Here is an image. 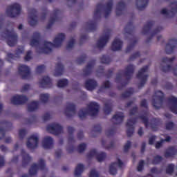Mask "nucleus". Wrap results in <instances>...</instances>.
Listing matches in <instances>:
<instances>
[{
    "instance_id": "obj_1",
    "label": "nucleus",
    "mask_w": 177,
    "mask_h": 177,
    "mask_svg": "<svg viewBox=\"0 0 177 177\" xmlns=\"http://www.w3.org/2000/svg\"><path fill=\"white\" fill-rule=\"evenodd\" d=\"M65 39V35L64 33H59L55 38L53 43L51 41H44V47L39 48L37 53L39 54H49L51 53L53 50L52 48H59L62 46L64 40Z\"/></svg>"
},
{
    "instance_id": "obj_2",
    "label": "nucleus",
    "mask_w": 177,
    "mask_h": 177,
    "mask_svg": "<svg viewBox=\"0 0 177 177\" xmlns=\"http://www.w3.org/2000/svg\"><path fill=\"white\" fill-rule=\"evenodd\" d=\"M138 119H140L142 120V124H145V128L148 129L149 126V118L147 116L145 115H140L138 118H133L131 119L127 120V122L126 123V127L127 128L126 133L127 137L131 138L134 133V130L135 127L134 125L135 124H137Z\"/></svg>"
},
{
    "instance_id": "obj_3",
    "label": "nucleus",
    "mask_w": 177,
    "mask_h": 177,
    "mask_svg": "<svg viewBox=\"0 0 177 177\" xmlns=\"http://www.w3.org/2000/svg\"><path fill=\"white\" fill-rule=\"evenodd\" d=\"M112 8H113V0H110L105 5L101 3L97 4V8L95 11H94V19H97L101 18L100 14L103 9L104 10V17L107 18L111 15Z\"/></svg>"
},
{
    "instance_id": "obj_4",
    "label": "nucleus",
    "mask_w": 177,
    "mask_h": 177,
    "mask_svg": "<svg viewBox=\"0 0 177 177\" xmlns=\"http://www.w3.org/2000/svg\"><path fill=\"white\" fill-rule=\"evenodd\" d=\"M88 112L84 111L83 109H80L78 112V117L80 120H84L88 114L91 117L96 116L100 112V105L97 102H91L88 105Z\"/></svg>"
},
{
    "instance_id": "obj_5",
    "label": "nucleus",
    "mask_w": 177,
    "mask_h": 177,
    "mask_svg": "<svg viewBox=\"0 0 177 177\" xmlns=\"http://www.w3.org/2000/svg\"><path fill=\"white\" fill-rule=\"evenodd\" d=\"M1 35L2 38L7 39V44L10 47H13L17 44V35L15 32L6 29L1 32Z\"/></svg>"
},
{
    "instance_id": "obj_6",
    "label": "nucleus",
    "mask_w": 177,
    "mask_h": 177,
    "mask_svg": "<svg viewBox=\"0 0 177 177\" xmlns=\"http://www.w3.org/2000/svg\"><path fill=\"white\" fill-rule=\"evenodd\" d=\"M165 95L161 91H157L152 97V106L156 110H160L164 104Z\"/></svg>"
},
{
    "instance_id": "obj_7",
    "label": "nucleus",
    "mask_w": 177,
    "mask_h": 177,
    "mask_svg": "<svg viewBox=\"0 0 177 177\" xmlns=\"http://www.w3.org/2000/svg\"><path fill=\"white\" fill-rule=\"evenodd\" d=\"M135 67L132 64L127 65L125 71L124 73V77H127L124 82H122L118 86V89L119 91H121L123 89L124 86H127V85L129 83L130 80L131 79V77L134 73Z\"/></svg>"
},
{
    "instance_id": "obj_8",
    "label": "nucleus",
    "mask_w": 177,
    "mask_h": 177,
    "mask_svg": "<svg viewBox=\"0 0 177 177\" xmlns=\"http://www.w3.org/2000/svg\"><path fill=\"white\" fill-rule=\"evenodd\" d=\"M21 7L19 3H14L8 6L6 8V15L8 17L15 18L21 14Z\"/></svg>"
},
{
    "instance_id": "obj_9",
    "label": "nucleus",
    "mask_w": 177,
    "mask_h": 177,
    "mask_svg": "<svg viewBox=\"0 0 177 177\" xmlns=\"http://www.w3.org/2000/svg\"><path fill=\"white\" fill-rule=\"evenodd\" d=\"M149 70V65H146L142 67L138 72V74L136 75L137 78L141 80L140 83L138 85L139 88H142L145 86L146 82H147L149 75H145V73H147Z\"/></svg>"
},
{
    "instance_id": "obj_10",
    "label": "nucleus",
    "mask_w": 177,
    "mask_h": 177,
    "mask_svg": "<svg viewBox=\"0 0 177 177\" xmlns=\"http://www.w3.org/2000/svg\"><path fill=\"white\" fill-rule=\"evenodd\" d=\"M40 169L41 171H44L46 169V162L43 159H40L38 162V165L36 163H34L32 165L29 169V175L30 176H34L37 175L38 169Z\"/></svg>"
},
{
    "instance_id": "obj_11",
    "label": "nucleus",
    "mask_w": 177,
    "mask_h": 177,
    "mask_svg": "<svg viewBox=\"0 0 177 177\" xmlns=\"http://www.w3.org/2000/svg\"><path fill=\"white\" fill-rule=\"evenodd\" d=\"M46 131L55 136H58L63 133V127L57 123H53L46 127Z\"/></svg>"
},
{
    "instance_id": "obj_12",
    "label": "nucleus",
    "mask_w": 177,
    "mask_h": 177,
    "mask_svg": "<svg viewBox=\"0 0 177 177\" xmlns=\"http://www.w3.org/2000/svg\"><path fill=\"white\" fill-rule=\"evenodd\" d=\"M87 157L91 158L96 157V159L98 162L104 161L106 158V153L104 152L97 153L96 149H91L87 153Z\"/></svg>"
},
{
    "instance_id": "obj_13",
    "label": "nucleus",
    "mask_w": 177,
    "mask_h": 177,
    "mask_svg": "<svg viewBox=\"0 0 177 177\" xmlns=\"http://www.w3.org/2000/svg\"><path fill=\"white\" fill-rule=\"evenodd\" d=\"M62 13L59 9L55 8L53 14H50L49 23L46 25V29L50 30L53 26L54 23L59 21V16Z\"/></svg>"
},
{
    "instance_id": "obj_14",
    "label": "nucleus",
    "mask_w": 177,
    "mask_h": 177,
    "mask_svg": "<svg viewBox=\"0 0 177 177\" xmlns=\"http://www.w3.org/2000/svg\"><path fill=\"white\" fill-rule=\"evenodd\" d=\"M18 71L23 80H27L30 77V68L26 65H19Z\"/></svg>"
},
{
    "instance_id": "obj_15",
    "label": "nucleus",
    "mask_w": 177,
    "mask_h": 177,
    "mask_svg": "<svg viewBox=\"0 0 177 177\" xmlns=\"http://www.w3.org/2000/svg\"><path fill=\"white\" fill-rule=\"evenodd\" d=\"M28 101L26 95H17L11 98V102L13 105L19 106L25 104Z\"/></svg>"
},
{
    "instance_id": "obj_16",
    "label": "nucleus",
    "mask_w": 177,
    "mask_h": 177,
    "mask_svg": "<svg viewBox=\"0 0 177 177\" xmlns=\"http://www.w3.org/2000/svg\"><path fill=\"white\" fill-rule=\"evenodd\" d=\"M171 6H174L171 10H167V8H162L160 13L164 15L169 16L170 17H175L177 13V1L172 2Z\"/></svg>"
},
{
    "instance_id": "obj_17",
    "label": "nucleus",
    "mask_w": 177,
    "mask_h": 177,
    "mask_svg": "<svg viewBox=\"0 0 177 177\" xmlns=\"http://www.w3.org/2000/svg\"><path fill=\"white\" fill-rule=\"evenodd\" d=\"M39 138L37 136L32 135L30 136L27 141V147L31 150L35 149L38 147Z\"/></svg>"
},
{
    "instance_id": "obj_18",
    "label": "nucleus",
    "mask_w": 177,
    "mask_h": 177,
    "mask_svg": "<svg viewBox=\"0 0 177 177\" xmlns=\"http://www.w3.org/2000/svg\"><path fill=\"white\" fill-rule=\"evenodd\" d=\"M37 11L35 8H31L29 11L28 24L30 26L37 24Z\"/></svg>"
},
{
    "instance_id": "obj_19",
    "label": "nucleus",
    "mask_w": 177,
    "mask_h": 177,
    "mask_svg": "<svg viewBox=\"0 0 177 177\" xmlns=\"http://www.w3.org/2000/svg\"><path fill=\"white\" fill-rule=\"evenodd\" d=\"M64 114L68 118L73 117L76 114L75 105L73 103L68 102Z\"/></svg>"
},
{
    "instance_id": "obj_20",
    "label": "nucleus",
    "mask_w": 177,
    "mask_h": 177,
    "mask_svg": "<svg viewBox=\"0 0 177 177\" xmlns=\"http://www.w3.org/2000/svg\"><path fill=\"white\" fill-rule=\"evenodd\" d=\"M177 45V39H169V42L166 44V53L168 55L172 54Z\"/></svg>"
},
{
    "instance_id": "obj_21",
    "label": "nucleus",
    "mask_w": 177,
    "mask_h": 177,
    "mask_svg": "<svg viewBox=\"0 0 177 177\" xmlns=\"http://www.w3.org/2000/svg\"><path fill=\"white\" fill-rule=\"evenodd\" d=\"M169 104V109L174 114H177V97L175 96H170L167 98Z\"/></svg>"
},
{
    "instance_id": "obj_22",
    "label": "nucleus",
    "mask_w": 177,
    "mask_h": 177,
    "mask_svg": "<svg viewBox=\"0 0 177 177\" xmlns=\"http://www.w3.org/2000/svg\"><path fill=\"white\" fill-rule=\"evenodd\" d=\"M110 32L111 30H108L106 35L100 38L97 41V46L99 49L103 48L106 45L108 41L110 39Z\"/></svg>"
},
{
    "instance_id": "obj_23",
    "label": "nucleus",
    "mask_w": 177,
    "mask_h": 177,
    "mask_svg": "<svg viewBox=\"0 0 177 177\" xmlns=\"http://www.w3.org/2000/svg\"><path fill=\"white\" fill-rule=\"evenodd\" d=\"M39 84L41 88H50L53 86L52 80L48 76H44Z\"/></svg>"
},
{
    "instance_id": "obj_24",
    "label": "nucleus",
    "mask_w": 177,
    "mask_h": 177,
    "mask_svg": "<svg viewBox=\"0 0 177 177\" xmlns=\"http://www.w3.org/2000/svg\"><path fill=\"white\" fill-rule=\"evenodd\" d=\"M118 165L119 168H122L123 166V162L122 161L118 158V162H113L111 163L109 166V174L111 175H116L117 174V169L116 166Z\"/></svg>"
},
{
    "instance_id": "obj_25",
    "label": "nucleus",
    "mask_w": 177,
    "mask_h": 177,
    "mask_svg": "<svg viewBox=\"0 0 177 177\" xmlns=\"http://www.w3.org/2000/svg\"><path fill=\"white\" fill-rule=\"evenodd\" d=\"M24 53V48H18L16 50L15 54L12 53H8V61L10 62V59L16 60L17 59H19L20 55L23 54Z\"/></svg>"
},
{
    "instance_id": "obj_26",
    "label": "nucleus",
    "mask_w": 177,
    "mask_h": 177,
    "mask_svg": "<svg viewBox=\"0 0 177 177\" xmlns=\"http://www.w3.org/2000/svg\"><path fill=\"white\" fill-rule=\"evenodd\" d=\"M84 86L88 91H92L97 86V81L94 79H88L84 84Z\"/></svg>"
},
{
    "instance_id": "obj_27",
    "label": "nucleus",
    "mask_w": 177,
    "mask_h": 177,
    "mask_svg": "<svg viewBox=\"0 0 177 177\" xmlns=\"http://www.w3.org/2000/svg\"><path fill=\"white\" fill-rule=\"evenodd\" d=\"M21 153L22 156V166L26 167L31 162L32 158L30 156V154L26 153L25 149H21Z\"/></svg>"
},
{
    "instance_id": "obj_28",
    "label": "nucleus",
    "mask_w": 177,
    "mask_h": 177,
    "mask_svg": "<svg viewBox=\"0 0 177 177\" xmlns=\"http://www.w3.org/2000/svg\"><path fill=\"white\" fill-rule=\"evenodd\" d=\"M41 39V34L38 32H34L33 38L30 39V46L32 47H37L39 45V39Z\"/></svg>"
},
{
    "instance_id": "obj_29",
    "label": "nucleus",
    "mask_w": 177,
    "mask_h": 177,
    "mask_svg": "<svg viewBox=\"0 0 177 177\" xmlns=\"http://www.w3.org/2000/svg\"><path fill=\"white\" fill-rule=\"evenodd\" d=\"M162 124L160 118H153L151 120L150 127L153 131H156L158 129V127Z\"/></svg>"
},
{
    "instance_id": "obj_30",
    "label": "nucleus",
    "mask_w": 177,
    "mask_h": 177,
    "mask_svg": "<svg viewBox=\"0 0 177 177\" xmlns=\"http://www.w3.org/2000/svg\"><path fill=\"white\" fill-rule=\"evenodd\" d=\"M43 147L46 149H51L53 147V139L46 136L43 140Z\"/></svg>"
},
{
    "instance_id": "obj_31",
    "label": "nucleus",
    "mask_w": 177,
    "mask_h": 177,
    "mask_svg": "<svg viewBox=\"0 0 177 177\" xmlns=\"http://www.w3.org/2000/svg\"><path fill=\"white\" fill-rule=\"evenodd\" d=\"M123 42L119 39L115 38L113 41L112 46H111V49L113 51H118L122 49Z\"/></svg>"
},
{
    "instance_id": "obj_32",
    "label": "nucleus",
    "mask_w": 177,
    "mask_h": 177,
    "mask_svg": "<svg viewBox=\"0 0 177 177\" xmlns=\"http://www.w3.org/2000/svg\"><path fill=\"white\" fill-rule=\"evenodd\" d=\"M125 9V3L124 1H120L116 5L115 14L116 16L120 17L122 15L123 11Z\"/></svg>"
},
{
    "instance_id": "obj_33",
    "label": "nucleus",
    "mask_w": 177,
    "mask_h": 177,
    "mask_svg": "<svg viewBox=\"0 0 177 177\" xmlns=\"http://www.w3.org/2000/svg\"><path fill=\"white\" fill-rule=\"evenodd\" d=\"M149 0H136V6L138 10H143L147 7Z\"/></svg>"
},
{
    "instance_id": "obj_34",
    "label": "nucleus",
    "mask_w": 177,
    "mask_h": 177,
    "mask_svg": "<svg viewBox=\"0 0 177 177\" xmlns=\"http://www.w3.org/2000/svg\"><path fill=\"white\" fill-rule=\"evenodd\" d=\"M95 64V60L92 61L91 63L86 65V68L83 69L84 76H88L92 73V68H93V66Z\"/></svg>"
},
{
    "instance_id": "obj_35",
    "label": "nucleus",
    "mask_w": 177,
    "mask_h": 177,
    "mask_svg": "<svg viewBox=\"0 0 177 177\" xmlns=\"http://www.w3.org/2000/svg\"><path fill=\"white\" fill-rule=\"evenodd\" d=\"M155 22L153 21H150L147 22V24L145 25L144 28H142V35H147L149 33L151 28L154 26Z\"/></svg>"
},
{
    "instance_id": "obj_36",
    "label": "nucleus",
    "mask_w": 177,
    "mask_h": 177,
    "mask_svg": "<svg viewBox=\"0 0 177 177\" xmlns=\"http://www.w3.org/2000/svg\"><path fill=\"white\" fill-rule=\"evenodd\" d=\"M64 65L62 63L59 62L58 64H56L55 72L54 73L55 77L62 76L64 73Z\"/></svg>"
},
{
    "instance_id": "obj_37",
    "label": "nucleus",
    "mask_w": 177,
    "mask_h": 177,
    "mask_svg": "<svg viewBox=\"0 0 177 177\" xmlns=\"http://www.w3.org/2000/svg\"><path fill=\"white\" fill-rule=\"evenodd\" d=\"M177 154V149L175 147H169L167 151L165 152V157H173Z\"/></svg>"
},
{
    "instance_id": "obj_38",
    "label": "nucleus",
    "mask_w": 177,
    "mask_h": 177,
    "mask_svg": "<svg viewBox=\"0 0 177 177\" xmlns=\"http://www.w3.org/2000/svg\"><path fill=\"white\" fill-rule=\"evenodd\" d=\"M74 131H75V129L73 127L68 126L67 127V132L70 135V136L68 138V143L69 144H73L75 142V140L73 136Z\"/></svg>"
},
{
    "instance_id": "obj_39",
    "label": "nucleus",
    "mask_w": 177,
    "mask_h": 177,
    "mask_svg": "<svg viewBox=\"0 0 177 177\" xmlns=\"http://www.w3.org/2000/svg\"><path fill=\"white\" fill-rule=\"evenodd\" d=\"M124 116L122 112H119L113 116V120H115L116 122L115 124H120L123 122Z\"/></svg>"
},
{
    "instance_id": "obj_40",
    "label": "nucleus",
    "mask_w": 177,
    "mask_h": 177,
    "mask_svg": "<svg viewBox=\"0 0 177 177\" xmlns=\"http://www.w3.org/2000/svg\"><path fill=\"white\" fill-rule=\"evenodd\" d=\"M134 30H135V27L133 26L132 21H130L129 22V24H127L124 28L125 32L129 35H133Z\"/></svg>"
},
{
    "instance_id": "obj_41",
    "label": "nucleus",
    "mask_w": 177,
    "mask_h": 177,
    "mask_svg": "<svg viewBox=\"0 0 177 177\" xmlns=\"http://www.w3.org/2000/svg\"><path fill=\"white\" fill-rule=\"evenodd\" d=\"M84 165L79 163L75 170V176L80 177L81 174L84 172Z\"/></svg>"
},
{
    "instance_id": "obj_42",
    "label": "nucleus",
    "mask_w": 177,
    "mask_h": 177,
    "mask_svg": "<svg viewBox=\"0 0 177 177\" xmlns=\"http://www.w3.org/2000/svg\"><path fill=\"white\" fill-rule=\"evenodd\" d=\"M38 108H39V102L37 101H33L28 104V111L29 112H33L37 110Z\"/></svg>"
},
{
    "instance_id": "obj_43",
    "label": "nucleus",
    "mask_w": 177,
    "mask_h": 177,
    "mask_svg": "<svg viewBox=\"0 0 177 177\" xmlns=\"http://www.w3.org/2000/svg\"><path fill=\"white\" fill-rule=\"evenodd\" d=\"M88 31H95L97 28V24L94 21H90L86 24Z\"/></svg>"
},
{
    "instance_id": "obj_44",
    "label": "nucleus",
    "mask_w": 177,
    "mask_h": 177,
    "mask_svg": "<svg viewBox=\"0 0 177 177\" xmlns=\"http://www.w3.org/2000/svg\"><path fill=\"white\" fill-rule=\"evenodd\" d=\"M162 28L161 27H158L157 28H156L155 30H153V32H151V35L149 37H147L146 42L147 43H149L151 41V40L153 39V36L156 35L157 34H158L161 30H162Z\"/></svg>"
},
{
    "instance_id": "obj_45",
    "label": "nucleus",
    "mask_w": 177,
    "mask_h": 177,
    "mask_svg": "<svg viewBox=\"0 0 177 177\" xmlns=\"http://www.w3.org/2000/svg\"><path fill=\"white\" fill-rule=\"evenodd\" d=\"M162 161V157L159 155H156L155 157H153V160H151V164L153 165H160Z\"/></svg>"
},
{
    "instance_id": "obj_46",
    "label": "nucleus",
    "mask_w": 177,
    "mask_h": 177,
    "mask_svg": "<svg viewBox=\"0 0 177 177\" xmlns=\"http://www.w3.org/2000/svg\"><path fill=\"white\" fill-rule=\"evenodd\" d=\"M175 165L170 163L167 165L166 167V174L167 175H171L174 172Z\"/></svg>"
},
{
    "instance_id": "obj_47",
    "label": "nucleus",
    "mask_w": 177,
    "mask_h": 177,
    "mask_svg": "<svg viewBox=\"0 0 177 177\" xmlns=\"http://www.w3.org/2000/svg\"><path fill=\"white\" fill-rule=\"evenodd\" d=\"M68 84V80L67 79H62L58 81L57 86H58L59 88H64L65 86H67Z\"/></svg>"
},
{
    "instance_id": "obj_48",
    "label": "nucleus",
    "mask_w": 177,
    "mask_h": 177,
    "mask_svg": "<svg viewBox=\"0 0 177 177\" xmlns=\"http://www.w3.org/2000/svg\"><path fill=\"white\" fill-rule=\"evenodd\" d=\"M39 99L43 104H46L49 99L48 93H41L39 95Z\"/></svg>"
},
{
    "instance_id": "obj_49",
    "label": "nucleus",
    "mask_w": 177,
    "mask_h": 177,
    "mask_svg": "<svg viewBox=\"0 0 177 177\" xmlns=\"http://www.w3.org/2000/svg\"><path fill=\"white\" fill-rule=\"evenodd\" d=\"M133 93V89L130 88L129 91H126L124 93L121 94L122 98L127 99V97H129L131 96Z\"/></svg>"
},
{
    "instance_id": "obj_50",
    "label": "nucleus",
    "mask_w": 177,
    "mask_h": 177,
    "mask_svg": "<svg viewBox=\"0 0 177 177\" xmlns=\"http://www.w3.org/2000/svg\"><path fill=\"white\" fill-rule=\"evenodd\" d=\"M101 63L109 64L111 62V59L110 56L108 55H102V57L100 58Z\"/></svg>"
},
{
    "instance_id": "obj_51",
    "label": "nucleus",
    "mask_w": 177,
    "mask_h": 177,
    "mask_svg": "<svg viewBox=\"0 0 177 177\" xmlns=\"http://www.w3.org/2000/svg\"><path fill=\"white\" fill-rule=\"evenodd\" d=\"M165 127L167 131H171L175 128V123L172 121H169Z\"/></svg>"
},
{
    "instance_id": "obj_52",
    "label": "nucleus",
    "mask_w": 177,
    "mask_h": 177,
    "mask_svg": "<svg viewBox=\"0 0 177 177\" xmlns=\"http://www.w3.org/2000/svg\"><path fill=\"white\" fill-rule=\"evenodd\" d=\"M137 43L138 40L135 39L133 42L129 44L126 48V53H129V52H131L133 49L135 45L137 44Z\"/></svg>"
},
{
    "instance_id": "obj_53",
    "label": "nucleus",
    "mask_w": 177,
    "mask_h": 177,
    "mask_svg": "<svg viewBox=\"0 0 177 177\" xmlns=\"http://www.w3.org/2000/svg\"><path fill=\"white\" fill-rule=\"evenodd\" d=\"M112 111L111 106L110 104L105 103L104 104V112L106 114H111Z\"/></svg>"
},
{
    "instance_id": "obj_54",
    "label": "nucleus",
    "mask_w": 177,
    "mask_h": 177,
    "mask_svg": "<svg viewBox=\"0 0 177 177\" xmlns=\"http://www.w3.org/2000/svg\"><path fill=\"white\" fill-rule=\"evenodd\" d=\"M171 69H172V67L171 65L164 66V65L161 64V71L163 73H169L171 71Z\"/></svg>"
},
{
    "instance_id": "obj_55",
    "label": "nucleus",
    "mask_w": 177,
    "mask_h": 177,
    "mask_svg": "<svg viewBox=\"0 0 177 177\" xmlns=\"http://www.w3.org/2000/svg\"><path fill=\"white\" fill-rule=\"evenodd\" d=\"M115 133V128H111L105 131V134H106L107 137L113 136Z\"/></svg>"
},
{
    "instance_id": "obj_56",
    "label": "nucleus",
    "mask_w": 177,
    "mask_h": 177,
    "mask_svg": "<svg viewBox=\"0 0 177 177\" xmlns=\"http://www.w3.org/2000/svg\"><path fill=\"white\" fill-rule=\"evenodd\" d=\"M93 132L95 133H102V127L100 124H97L93 126Z\"/></svg>"
},
{
    "instance_id": "obj_57",
    "label": "nucleus",
    "mask_w": 177,
    "mask_h": 177,
    "mask_svg": "<svg viewBox=\"0 0 177 177\" xmlns=\"http://www.w3.org/2000/svg\"><path fill=\"white\" fill-rule=\"evenodd\" d=\"M86 55H81L80 57H77L76 62L77 63V64H82L84 63V62L86 61Z\"/></svg>"
},
{
    "instance_id": "obj_58",
    "label": "nucleus",
    "mask_w": 177,
    "mask_h": 177,
    "mask_svg": "<svg viewBox=\"0 0 177 177\" xmlns=\"http://www.w3.org/2000/svg\"><path fill=\"white\" fill-rule=\"evenodd\" d=\"M75 43V40L74 38L71 39L69 41H68V44L66 46V49L69 50L73 48Z\"/></svg>"
},
{
    "instance_id": "obj_59",
    "label": "nucleus",
    "mask_w": 177,
    "mask_h": 177,
    "mask_svg": "<svg viewBox=\"0 0 177 177\" xmlns=\"http://www.w3.org/2000/svg\"><path fill=\"white\" fill-rule=\"evenodd\" d=\"M175 59V57H172L171 58L165 57L162 59V63H172L173 62H174Z\"/></svg>"
},
{
    "instance_id": "obj_60",
    "label": "nucleus",
    "mask_w": 177,
    "mask_h": 177,
    "mask_svg": "<svg viewBox=\"0 0 177 177\" xmlns=\"http://www.w3.org/2000/svg\"><path fill=\"white\" fill-rule=\"evenodd\" d=\"M46 70V66L44 65H39L37 67H36L35 71L37 73H42Z\"/></svg>"
},
{
    "instance_id": "obj_61",
    "label": "nucleus",
    "mask_w": 177,
    "mask_h": 177,
    "mask_svg": "<svg viewBox=\"0 0 177 177\" xmlns=\"http://www.w3.org/2000/svg\"><path fill=\"white\" fill-rule=\"evenodd\" d=\"M123 73L124 71L120 70V72L118 74H116L115 82L119 83L121 82Z\"/></svg>"
},
{
    "instance_id": "obj_62",
    "label": "nucleus",
    "mask_w": 177,
    "mask_h": 177,
    "mask_svg": "<svg viewBox=\"0 0 177 177\" xmlns=\"http://www.w3.org/2000/svg\"><path fill=\"white\" fill-rule=\"evenodd\" d=\"M86 148V144L82 143L77 146V151L79 153H82L85 151Z\"/></svg>"
},
{
    "instance_id": "obj_63",
    "label": "nucleus",
    "mask_w": 177,
    "mask_h": 177,
    "mask_svg": "<svg viewBox=\"0 0 177 177\" xmlns=\"http://www.w3.org/2000/svg\"><path fill=\"white\" fill-rule=\"evenodd\" d=\"M145 161L140 160L139 162L138 166H137V171H142L144 169Z\"/></svg>"
},
{
    "instance_id": "obj_64",
    "label": "nucleus",
    "mask_w": 177,
    "mask_h": 177,
    "mask_svg": "<svg viewBox=\"0 0 177 177\" xmlns=\"http://www.w3.org/2000/svg\"><path fill=\"white\" fill-rule=\"evenodd\" d=\"M138 112V106H133L130 111H129V115L132 116L135 114H137Z\"/></svg>"
}]
</instances>
